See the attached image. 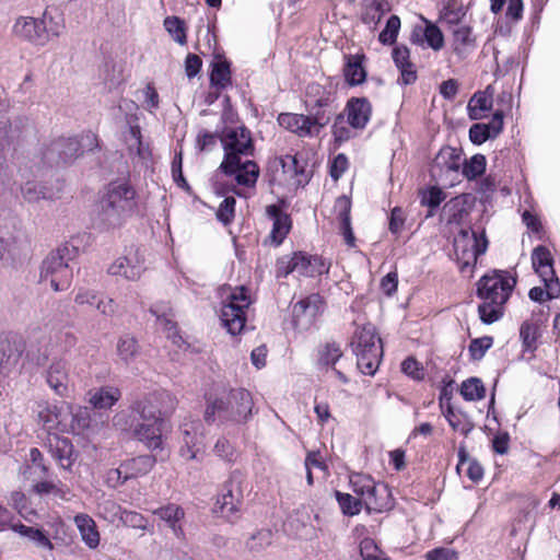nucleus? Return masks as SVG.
Segmentation results:
<instances>
[{"label":"nucleus","instance_id":"obj_1","mask_svg":"<svg viewBox=\"0 0 560 560\" xmlns=\"http://www.w3.org/2000/svg\"><path fill=\"white\" fill-rule=\"evenodd\" d=\"M176 402V398L167 392L152 393L137 400L129 411L117 412L113 424L148 448H161L164 418L175 410Z\"/></svg>","mask_w":560,"mask_h":560},{"label":"nucleus","instance_id":"obj_2","mask_svg":"<svg viewBox=\"0 0 560 560\" xmlns=\"http://www.w3.org/2000/svg\"><path fill=\"white\" fill-rule=\"evenodd\" d=\"M224 156L220 170L234 176L237 185L253 187L259 176L258 165L249 158L254 155L250 131L245 127H226L220 135Z\"/></svg>","mask_w":560,"mask_h":560},{"label":"nucleus","instance_id":"obj_3","mask_svg":"<svg viewBox=\"0 0 560 560\" xmlns=\"http://www.w3.org/2000/svg\"><path fill=\"white\" fill-rule=\"evenodd\" d=\"M515 285L516 279L503 270H493L479 279L477 295L482 303L478 306V314L483 324L490 325L503 317L504 306Z\"/></svg>","mask_w":560,"mask_h":560},{"label":"nucleus","instance_id":"obj_4","mask_svg":"<svg viewBox=\"0 0 560 560\" xmlns=\"http://www.w3.org/2000/svg\"><path fill=\"white\" fill-rule=\"evenodd\" d=\"M254 401L250 393L244 388L223 390L207 400L205 421L221 424H244L253 415Z\"/></svg>","mask_w":560,"mask_h":560},{"label":"nucleus","instance_id":"obj_5","mask_svg":"<svg viewBox=\"0 0 560 560\" xmlns=\"http://www.w3.org/2000/svg\"><path fill=\"white\" fill-rule=\"evenodd\" d=\"M136 191L128 183H110L101 197L97 209L110 223L135 207Z\"/></svg>","mask_w":560,"mask_h":560},{"label":"nucleus","instance_id":"obj_6","mask_svg":"<svg viewBox=\"0 0 560 560\" xmlns=\"http://www.w3.org/2000/svg\"><path fill=\"white\" fill-rule=\"evenodd\" d=\"M67 248H59L51 252L43 261L40 267V281L48 282L56 291L67 290L72 280V269L69 267L66 255Z\"/></svg>","mask_w":560,"mask_h":560},{"label":"nucleus","instance_id":"obj_7","mask_svg":"<svg viewBox=\"0 0 560 560\" xmlns=\"http://www.w3.org/2000/svg\"><path fill=\"white\" fill-rule=\"evenodd\" d=\"M252 300L244 287L236 288L228 296L221 308V322L231 335L240 334L246 323V310Z\"/></svg>","mask_w":560,"mask_h":560},{"label":"nucleus","instance_id":"obj_8","mask_svg":"<svg viewBox=\"0 0 560 560\" xmlns=\"http://www.w3.org/2000/svg\"><path fill=\"white\" fill-rule=\"evenodd\" d=\"M488 241L485 235L478 237L477 233L470 230H460L455 237V254L462 272L471 271L478 257L486 253Z\"/></svg>","mask_w":560,"mask_h":560},{"label":"nucleus","instance_id":"obj_9","mask_svg":"<svg viewBox=\"0 0 560 560\" xmlns=\"http://www.w3.org/2000/svg\"><path fill=\"white\" fill-rule=\"evenodd\" d=\"M278 122L284 129L300 137H313L317 136L320 129L329 122V116L324 112H315L312 116L283 113L279 115Z\"/></svg>","mask_w":560,"mask_h":560},{"label":"nucleus","instance_id":"obj_10","mask_svg":"<svg viewBox=\"0 0 560 560\" xmlns=\"http://www.w3.org/2000/svg\"><path fill=\"white\" fill-rule=\"evenodd\" d=\"M462 165V151L452 147H443L434 158L431 174L438 180L452 185Z\"/></svg>","mask_w":560,"mask_h":560},{"label":"nucleus","instance_id":"obj_11","mask_svg":"<svg viewBox=\"0 0 560 560\" xmlns=\"http://www.w3.org/2000/svg\"><path fill=\"white\" fill-rule=\"evenodd\" d=\"M12 34L35 47H44L49 40L45 23L33 16H19L12 25Z\"/></svg>","mask_w":560,"mask_h":560},{"label":"nucleus","instance_id":"obj_12","mask_svg":"<svg viewBox=\"0 0 560 560\" xmlns=\"http://www.w3.org/2000/svg\"><path fill=\"white\" fill-rule=\"evenodd\" d=\"M144 259L138 249L129 250L126 255L118 257L108 267V273L119 276L129 281H137L144 272Z\"/></svg>","mask_w":560,"mask_h":560},{"label":"nucleus","instance_id":"obj_13","mask_svg":"<svg viewBox=\"0 0 560 560\" xmlns=\"http://www.w3.org/2000/svg\"><path fill=\"white\" fill-rule=\"evenodd\" d=\"M532 264L540 278H547L550 281L548 284L549 295L560 296V282L556 277L553 260L549 249L545 246L535 247L532 253Z\"/></svg>","mask_w":560,"mask_h":560},{"label":"nucleus","instance_id":"obj_14","mask_svg":"<svg viewBox=\"0 0 560 560\" xmlns=\"http://www.w3.org/2000/svg\"><path fill=\"white\" fill-rule=\"evenodd\" d=\"M201 423L199 421L185 422L182 427V441L179 453L187 460L197 458V455L203 448V434L200 431Z\"/></svg>","mask_w":560,"mask_h":560},{"label":"nucleus","instance_id":"obj_15","mask_svg":"<svg viewBox=\"0 0 560 560\" xmlns=\"http://www.w3.org/2000/svg\"><path fill=\"white\" fill-rule=\"evenodd\" d=\"M242 503V491L238 485L229 482L215 503V512L228 521L236 518Z\"/></svg>","mask_w":560,"mask_h":560},{"label":"nucleus","instance_id":"obj_16","mask_svg":"<svg viewBox=\"0 0 560 560\" xmlns=\"http://www.w3.org/2000/svg\"><path fill=\"white\" fill-rule=\"evenodd\" d=\"M96 141L93 133H88L79 140L77 137L62 138L54 142L52 150L59 153L63 161H68L79 155L86 147L91 150Z\"/></svg>","mask_w":560,"mask_h":560},{"label":"nucleus","instance_id":"obj_17","mask_svg":"<svg viewBox=\"0 0 560 560\" xmlns=\"http://www.w3.org/2000/svg\"><path fill=\"white\" fill-rule=\"evenodd\" d=\"M25 349L23 339L16 335L7 336L0 342L1 360L0 365L3 371L9 372L14 368Z\"/></svg>","mask_w":560,"mask_h":560},{"label":"nucleus","instance_id":"obj_18","mask_svg":"<svg viewBox=\"0 0 560 560\" xmlns=\"http://www.w3.org/2000/svg\"><path fill=\"white\" fill-rule=\"evenodd\" d=\"M347 121L354 129H363L372 114L370 102L364 97H352L346 106Z\"/></svg>","mask_w":560,"mask_h":560},{"label":"nucleus","instance_id":"obj_19","mask_svg":"<svg viewBox=\"0 0 560 560\" xmlns=\"http://www.w3.org/2000/svg\"><path fill=\"white\" fill-rule=\"evenodd\" d=\"M150 312L156 317L158 325L166 334L168 339L176 345L182 341V337L177 331V324L174 322L173 308L164 302L155 303Z\"/></svg>","mask_w":560,"mask_h":560},{"label":"nucleus","instance_id":"obj_20","mask_svg":"<svg viewBox=\"0 0 560 560\" xmlns=\"http://www.w3.org/2000/svg\"><path fill=\"white\" fill-rule=\"evenodd\" d=\"M307 104L312 108H318L317 112L325 113L330 117L332 104L335 102V93L331 89H327L318 83H311L306 89Z\"/></svg>","mask_w":560,"mask_h":560},{"label":"nucleus","instance_id":"obj_21","mask_svg":"<svg viewBox=\"0 0 560 560\" xmlns=\"http://www.w3.org/2000/svg\"><path fill=\"white\" fill-rule=\"evenodd\" d=\"M395 66L400 72L398 82L404 85L413 84L417 81V70L415 65L410 61V50L407 46H396L392 52Z\"/></svg>","mask_w":560,"mask_h":560},{"label":"nucleus","instance_id":"obj_22","mask_svg":"<svg viewBox=\"0 0 560 560\" xmlns=\"http://www.w3.org/2000/svg\"><path fill=\"white\" fill-rule=\"evenodd\" d=\"M266 214L273 221L272 230L268 238L273 245L279 246L290 232L291 219L276 205L268 206L266 208Z\"/></svg>","mask_w":560,"mask_h":560},{"label":"nucleus","instance_id":"obj_23","mask_svg":"<svg viewBox=\"0 0 560 560\" xmlns=\"http://www.w3.org/2000/svg\"><path fill=\"white\" fill-rule=\"evenodd\" d=\"M493 104V93L491 86L483 91L476 92L467 104L468 117L471 120H480L491 110Z\"/></svg>","mask_w":560,"mask_h":560},{"label":"nucleus","instance_id":"obj_24","mask_svg":"<svg viewBox=\"0 0 560 560\" xmlns=\"http://www.w3.org/2000/svg\"><path fill=\"white\" fill-rule=\"evenodd\" d=\"M73 522L80 533L82 541L90 548L96 549L101 541V535L95 521L85 513L77 514Z\"/></svg>","mask_w":560,"mask_h":560},{"label":"nucleus","instance_id":"obj_25","mask_svg":"<svg viewBox=\"0 0 560 560\" xmlns=\"http://www.w3.org/2000/svg\"><path fill=\"white\" fill-rule=\"evenodd\" d=\"M354 353L357 355L358 369L365 375H374L382 360L383 347L372 345V348L364 350L359 348Z\"/></svg>","mask_w":560,"mask_h":560},{"label":"nucleus","instance_id":"obj_26","mask_svg":"<svg viewBox=\"0 0 560 560\" xmlns=\"http://www.w3.org/2000/svg\"><path fill=\"white\" fill-rule=\"evenodd\" d=\"M10 528L19 534L21 537L26 538L28 541L33 542L37 548L52 551L54 544L49 539L48 535L38 527L27 526L22 523H12Z\"/></svg>","mask_w":560,"mask_h":560},{"label":"nucleus","instance_id":"obj_27","mask_svg":"<svg viewBox=\"0 0 560 560\" xmlns=\"http://www.w3.org/2000/svg\"><path fill=\"white\" fill-rule=\"evenodd\" d=\"M335 210L337 211L338 219L340 220V231L341 234L343 235L345 242L347 243L348 246L353 247L355 245V237L351 228L350 200L345 196L339 197L336 200Z\"/></svg>","mask_w":560,"mask_h":560},{"label":"nucleus","instance_id":"obj_28","mask_svg":"<svg viewBox=\"0 0 560 560\" xmlns=\"http://www.w3.org/2000/svg\"><path fill=\"white\" fill-rule=\"evenodd\" d=\"M49 387L59 396L69 393L68 372L63 362H54L49 365L46 376Z\"/></svg>","mask_w":560,"mask_h":560},{"label":"nucleus","instance_id":"obj_29","mask_svg":"<svg viewBox=\"0 0 560 560\" xmlns=\"http://www.w3.org/2000/svg\"><path fill=\"white\" fill-rule=\"evenodd\" d=\"M362 504L370 512H382L390 506V493L386 485L375 483Z\"/></svg>","mask_w":560,"mask_h":560},{"label":"nucleus","instance_id":"obj_30","mask_svg":"<svg viewBox=\"0 0 560 560\" xmlns=\"http://www.w3.org/2000/svg\"><path fill=\"white\" fill-rule=\"evenodd\" d=\"M117 387L104 386L89 392V402L96 409L112 408L120 398Z\"/></svg>","mask_w":560,"mask_h":560},{"label":"nucleus","instance_id":"obj_31","mask_svg":"<svg viewBox=\"0 0 560 560\" xmlns=\"http://www.w3.org/2000/svg\"><path fill=\"white\" fill-rule=\"evenodd\" d=\"M155 465V458L150 455H141L121 463V471L125 472V479L138 478L147 475Z\"/></svg>","mask_w":560,"mask_h":560},{"label":"nucleus","instance_id":"obj_32","mask_svg":"<svg viewBox=\"0 0 560 560\" xmlns=\"http://www.w3.org/2000/svg\"><path fill=\"white\" fill-rule=\"evenodd\" d=\"M476 46L472 31L469 26L459 24L453 30V48L456 55L464 57Z\"/></svg>","mask_w":560,"mask_h":560},{"label":"nucleus","instance_id":"obj_33","mask_svg":"<svg viewBox=\"0 0 560 560\" xmlns=\"http://www.w3.org/2000/svg\"><path fill=\"white\" fill-rule=\"evenodd\" d=\"M162 521H164L172 529L176 537H183L184 530L180 525V521L185 516L184 510L175 504H168L154 511Z\"/></svg>","mask_w":560,"mask_h":560},{"label":"nucleus","instance_id":"obj_34","mask_svg":"<svg viewBox=\"0 0 560 560\" xmlns=\"http://www.w3.org/2000/svg\"><path fill=\"white\" fill-rule=\"evenodd\" d=\"M319 303L320 299L317 294L310 295L306 299L296 302L292 310L296 324L303 322V318H305V322L307 323L311 322L319 310Z\"/></svg>","mask_w":560,"mask_h":560},{"label":"nucleus","instance_id":"obj_35","mask_svg":"<svg viewBox=\"0 0 560 560\" xmlns=\"http://www.w3.org/2000/svg\"><path fill=\"white\" fill-rule=\"evenodd\" d=\"M373 346H382L381 339L377 337L375 328L373 325L368 324L359 327L354 334L351 341V346L353 351L372 348Z\"/></svg>","mask_w":560,"mask_h":560},{"label":"nucleus","instance_id":"obj_36","mask_svg":"<svg viewBox=\"0 0 560 560\" xmlns=\"http://www.w3.org/2000/svg\"><path fill=\"white\" fill-rule=\"evenodd\" d=\"M52 457L63 469H69L73 465V447L67 439H56L55 444L50 443Z\"/></svg>","mask_w":560,"mask_h":560},{"label":"nucleus","instance_id":"obj_37","mask_svg":"<svg viewBox=\"0 0 560 560\" xmlns=\"http://www.w3.org/2000/svg\"><path fill=\"white\" fill-rule=\"evenodd\" d=\"M343 74L349 85H359L365 81L366 72L362 66L360 56H348L347 63L343 69Z\"/></svg>","mask_w":560,"mask_h":560},{"label":"nucleus","instance_id":"obj_38","mask_svg":"<svg viewBox=\"0 0 560 560\" xmlns=\"http://www.w3.org/2000/svg\"><path fill=\"white\" fill-rule=\"evenodd\" d=\"M138 341L130 335L121 336L116 346L118 358L126 364L132 362L139 354Z\"/></svg>","mask_w":560,"mask_h":560},{"label":"nucleus","instance_id":"obj_39","mask_svg":"<svg viewBox=\"0 0 560 560\" xmlns=\"http://www.w3.org/2000/svg\"><path fill=\"white\" fill-rule=\"evenodd\" d=\"M389 10L386 2L382 0H371L366 3L362 13V21L368 25H377L383 15Z\"/></svg>","mask_w":560,"mask_h":560},{"label":"nucleus","instance_id":"obj_40","mask_svg":"<svg viewBox=\"0 0 560 560\" xmlns=\"http://www.w3.org/2000/svg\"><path fill=\"white\" fill-rule=\"evenodd\" d=\"M460 394L465 400L475 401L485 397L486 389L479 378L471 377L462 383Z\"/></svg>","mask_w":560,"mask_h":560},{"label":"nucleus","instance_id":"obj_41","mask_svg":"<svg viewBox=\"0 0 560 560\" xmlns=\"http://www.w3.org/2000/svg\"><path fill=\"white\" fill-rule=\"evenodd\" d=\"M37 417L38 421L48 431L56 428L59 423L57 408L48 402H40L37 405Z\"/></svg>","mask_w":560,"mask_h":560},{"label":"nucleus","instance_id":"obj_42","mask_svg":"<svg viewBox=\"0 0 560 560\" xmlns=\"http://www.w3.org/2000/svg\"><path fill=\"white\" fill-rule=\"evenodd\" d=\"M462 173L468 179H475L486 171V158L482 154H475L468 161L463 162Z\"/></svg>","mask_w":560,"mask_h":560},{"label":"nucleus","instance_id":"obj_43","mask_svg":"<svg viewBox=\"0 0 560 560\" xmlns=\"http://www.w3.org/2000/svg\"><path fill=\"white\" fill-rule=\"evenodd\" d=\"M211 84L224 89L231 83L230 65L226 61H218L213 65L210 74Z\"/></svg>","mask_w":560,"mask_h":560},{"label":"nucleus","instance_id":"obj_44","mask_svg":"<svg viewBox=\"0 0 560 560\" xmlns=\"http://www.w3.org/2000/svg\"><path fill=\"white\" fill-rule=\"evenodd\" d=\"M22 196L27 202L31 203H36L40 200L51 198V195L49 194L46 186L30 182L22 187Z\"/></svg>","mask_w":560,"mask_h":560},{"label":"nucleus","instance_id":"obj_45","mask_svg":"<svg viewBox=\"0 0 560 560\" xmlns=\"http://www.w3.org/2000/svg\"><path fill=\"white\" fill-rule=\"evenodd\" d=\"M19 236L16 224L12 219H0V246L5 249L13 244Z\"/></svg>","mask_w":560,"mask_h":560},{"label":"nucleus","instance_id":"obj_46","mask_svg":"<svg viewBox=\"0 0 560 560\" xmlns=\"http://www.w3.org/2000/svg\"><path fill=\"white\" fill-rule=\"evenodd\" d=\"M538 337V327L529 322H524L520 328V338L522 340L524 351H534Z\"/></svg>","mask_w":560,"mask_h":560},{"label":"nucleus","instance_id":"obj_47","mask_svg":"<svg viewBox=\"0 0 560 560\" xmlns=\"http://www.w3.org/2000/svg\"><path fill=\"white\" fill-rule=\"evenodd\" d=\"M350 483L353 492L363 501L376 482L370 476L357 474L350 478Z\"/></svg>","mask_w":560,"mask_h":560},{"label":"nucleus","instance_id":"obj_48","mask_svg":"<svg viewBox=\"0 0 560 560\" xmlns=\"http://www.w3.org/2000/svg\"><path fill=\"white\" fill-rule=\"evenodd\" d=\"M427 25L423 30V37L428 46L438 51L444 46V36L442 31L433 23L425 21Z\"/></svg>","mask_w":560,"mask_h":560},{"label":"nucleus","instance_id":"obj_49","mask_svg":"<svg viewBox=\"0 0 560 560\" xmlns=\"http://www.w3.org/2000/svg\"><path fill=\"white\" fill-rule=\"evenodd\" d=\"M400 30V19L397 15H392L386 23L385 28L380 33L378 40L383 45H393L396 42Z\"/></svg>","mask_w":560,"mask_h":560},{"label":"nucleus","instance_id":"obj_50","mask_svg":"<svg viewBox=\"0 0 560 560\" xmlns=\"http://www.w3.org/2000/svg\"><path fill=\"white\" fill-rule=\"evenodd\" d=\"M336 498L345 514L353 516L360 513L363 504L359 498L339 491L336 492Z\"/></svg>","mask_w":560,"mask_h":560},{"label":"nucleus","instance_id":"obj_51","mask_svg":"<svg viewBox=\"0 0 560 560\" xmlns=\"http://www.w3.org/2000/svg\"><path fill=\"white\" fill-rule=\"evenodd\" d=\"M164 26L175 42L180 45L186 43V32L184 22L177 16H167L164 20Z\"/></svg>","mask_w":560,"mask_h":560},{"label":"nucleus","instance_id":"obj_52","mask_svg":"<svg viewBox=\"0 0 560 560\" xmlns=\"http://www.w3.org/2000/svg\"><path fill=\"white\" fill-rule=\"evenodd\" d=\"M236 200L234 197H226L219 205L217 210V219L224 225H229L235 217Z\"/></svg>","mask_w":560,"mask_h":560},{"label":"nucleus","instance_id":"obj_53","mask_svg":"<svg viewBox=\"0 0 560 560\" xmlns=\"http://www.w3.org/2000/svg\"><path fill=\"white\" fill-rule=\"evenodd\" d=\"M282 170L285 174H288L290 177H296L299 175H302L304 173V161H301L299 156L295 155H285L280 160Z\"/></svg>","mask_w":560,"mask_h":560},{"label":"nucleus","instance_id":"obj_54","mask_svg":"<svg viewBox=\"0 0 560 560\" xmlns=\"http://www.w3.org/2000/svg\"><path fill=\"white\" fill-rule=\"evenodd\" d=\"M360 555L363 560H383L386 557L371 538H364L361 540Z\"/></svg>","mask_w":560,"mask_h":560},{"label":"nucleus","instance_id":"obj_55","mask_svg":"<svg viewBox=\"0 0 560 560\" xmlns=\"http://www.w3.org/2000/svg\"><path fill=\"white\" fill-rule=\"evenodd\" d=\"M492 343L493 338L489 336L472 339L468 348L470 357L474 360L482 359L486 352L492 347Z\"/></svg>","mask_w":560,"mask_h":560},{"label":"nucleus","instance_id":"obj_56","mask_svg":"<svg viewBox=\"0 0 560 560\" xmlns=\"http://www.w3.org/2000/svg\"><path fill=\"white\" fill-rule=\"evenodd\" d=\"M100 510L102 516L109 522H116L124 518L125 510H121L120 505H118L113 500L104 501L102 504H100Z\"/></svg>","mask_w":560,"mask_h":560},{"label":"nucleus","instance_id":"obj_57","mask_svg":"<svg viewBox=\"0 0 560 560\" xmlns=\"http://www.w3.org/2000/svg\"><path fill=\"white\" fill-rule=\"evenodd\" d=\"M341 355L342 352L339 346L327 343L319 351V361L325 365H335Z\"/></svg>","mask_w":560,"mask_h":560},{"label":"nucleus","instance_id":"obj_58","mask_svg":"<svg viewBox=\"0 0 560 560\" xmlns=\"http://www.w3.org/2000/svg\"><path fill=\"white\" fill-rule=\"evenodd\" d=\"M293 257V268H295L296 273L307 277H314V269H312V256H308L300 252L294 253Z\"/></svg>","mask_w":560,"mask_h":560},{"label":"nucleus","instance_id":"obj_59","mask_svg":"<svg viewBox=\"0 0 560 560\" xmlns=\"http://www.w3.org/2000/svg\"><path fill=\"white\" fill-rule=\"evenodd\" d=\"M213 453L226 462L235 459V450L231 442L225 438H220L213 446Z\"/></svg>","mask_w":560,"mask_h":560},{"label":"nucleus","instance_id":"obj_60","mask_svg":"<svg viewBox=\"0 0 560 560\" xmlns=\"http://www.w3.org/2000/svg\"><path fill=\"white\" fill-rule=\"evenodd\" d=\"M401 371L409 377L420 381L424 377V370L422 365L413 358H407L401 363Z\"/></svg>","mask_w":560,"mask_h":560},{"label":"nucleus","instance_id":"obj_61","mask_svg":"<svg viewBox=\"0 0 560 560\" xmlns=\"http://www.w3.org/2000/svg\"><path fill=\"white\" fill-rule=\"evenodd\" d=\"M34 490L38 494L52 493L61 499H67L68 490L59 488L52 481H42L34 486Z\"/></svg>","mask_w":560,"mask_h":560},{"label":"nucleus","instance_id":"obj_62","mask_svg":"<svg viewBox=\"0 0 560 560\" xmlns=\"http://www.w3.org/2000/svg\"><path fill=\"white\" fill-rule=\"evenodd\" d=\"M490 138L486 124H474L469 128V139L474 144H482Z\"/></svg>","mask_w":560,"mask_h":560},{"label":"nucleus","instance_id":"obj_63","mask_svg":"<svg viewBox=\"0 0 560 560\" xmlns=\"http://www.w3.org/2000/svg\"><path fill=\"white\" fill-rule=\"evenodd\" d=\"M332 135L338 142H343L351 138V130L345 125L342 115L336 118L332 125Z\"/></svg>","mask_w":560,"mask_h":560},{"label":"nucleus","instance_id":"obj_64","mask_svg":"<svg viewBox=\"0 0 560 560\" xmlns=\"http://www.w3.org/2000/svg\"><path fill=\"white\" fill-rule=\"evenodd\" d=\"M97 299L98 294L95 291L81 288L75 294L74 302L78 305L95 307Z\"/></svg>","mask_w":560,"mask_h":560}]
</instances>
